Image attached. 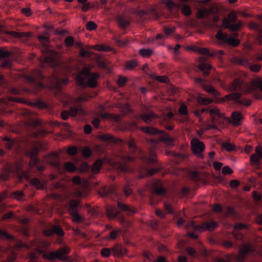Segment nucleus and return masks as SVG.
Returning <instances> with one entry per match:
<instances>
[{
    "label": "nucleus",
    "mask_w": 262,
    "mask_h": 262,
    "mask_svg": "<svg viewBox=\"0 0 262 262\" xmlns=\"http://www.w3.org/2000/svg\"><path fill=\"white\" fill-rule=\"evenodd\" d=\"M194 82L202 88L205 91L210 93L213 96H217L220 93L212 86L206 84V81L201 77H197L194 79Z\"/></svg>",
    "instance_id": "19"
},
{
    "label": "nucleus",
    "mask_w": 262,
    "mask_h": 262,
    "mask_svg": "<svg viewBox=\"0 0 262 262\" xmlns=\"http://www.w3.org/2000/svg\"><path fill=\"white\" fill-rule=\"evenodd\" d=\"M117 207L119 210L124 211L127 215H132L137 212L136 209L133 207L120 202L117 203Z\"/></svg>",
    "instance_id": "23"
},
{
    "label": "nucleus",
    "mask_w": 262,
    "mask_h": 262,
    "mask_svg": "<svg viewBox=\"0 0 262 262\" xmlns=\"http://www.w3.org/2000/svg\"><path fill=\"white\" fill-rule=\"evenodd\" d=\"M210 12L206 8L201 9L198 10L197 16L199 19L207 18Z\"/></svg>",
    "instance_id": "33"
},
{
    "label": "nucleus",
    "mask_w": 262,
    "mask_h": 262,
    "mask_svg": "<svg viewBox=\"0 0 262 262\" xmlns=\"http://www.w3.org/2000/svg\"><path fill=\"white\" fill-rule=\"evenodd\" d=\"M151 50L148 49H141L139 50V54L143 57H148L151 54Z\"/></svg>",
    "instance_id": "46"
},
{
    "label": "nucleus",
    "mask_w": 262,
    "mask_h": 262,
    "mask_svg": "<svg viewBox=\"0 0 262 262\" xmlns=\"http://www.w3.org/2000/svg\"><path fill=\"white\" fill-rule=\"evenodd\" d=\"M29 80L31 83V91L33 93H37L40 90L44 88V85L42 82L36 79L33 77H29Z\"/></svg>",
    "instance_id": "22"
},
{
    "label": "nucleus",
    "mask_w": 262,
    "mask_h": 262,
    "mask_svg": "<svg viewBox=\"0 0 262 262\" xmlns=\"http://www.w3.org/2000/svg\"><path fill=\"white\" fill-rule=\"evenodd\" d=\"M199 102L204 105L210 104L212 102V99L210 98L201 97L199 99Z\"/></svg>",
    "instance_id": "54"
},
{
    "label": "nucleus",
    "mask_w": 262,
    "mask_h": 262,
    "mask_svg": "<svg viewBox=\"0 0 262 262\" xmlns=\"http://www.w3.org/2000/svg\"><path fill=\"white\" fill-rule=\"evenodd\" d=\"M217 227V224L215 221L204 222L201 225H196L193 221H189L185 224V228L188 230H193L200 232L204 230L211 231Z\"/></svg>",
    "instance_id": "8"
},
{
    "label": "nucleus",
    "mask_w": 262,
    "mask_h": 262,
    "mask_svg": "<svg viewBox=\"0 0 262 262\" xmlns=\"http://www.w3.org/2000/svg\"><path fill=\"white\" fill-rule=\"evenodd\" d=\"M179 112L181 115L183 116L182 121L186 122L188 120V118L187 115L188 114V111L186 105L182 104L179 108Z\"/></svg>",
    "instance_id": "31"
},
{
    "label": "nucleus",
    "mask_w": 262,
    "mask_h": 262,
    "mask_svg": "<svg viewBox=\"0 0 262 262\" xmlns=\"http://www.w3.org/2000/svg\"><path fill=\"white\" fill-rule=\"evenodd\" d=\"M128 81V78L126 77L119 76L117 80V84L119 86L123 87Z\"/></svg>",
    "instance_id": "45"
},
{
    "label": "nucleus",
    "mask_w": 262,
    "mask_h": 262,
    "mask_svg": "<svg viewBox=\"0 0 262 262\" xmlns=\"http://www.w3.org/2000/svg\"><path fill=\"white\" fill-rule=\"evenodd\" d=\"M176 28L175 27H164V32L166 35H170L171 33L175 31Z\"/></svg>",
    "instance_id": "60"
},
{
    "label": "nucleus",
    "mask_w": 262,
    "mask_h": 262,
    "mask_svg": "<svg viewBox=\"0 0 262 262\" xmlns=\"http://www.w3.org/2000/svg\"><path fill=\"white\" fill-rule=\"evenodd\" d=\"M119 168L121 171L125 173L129 172L132 171V168L126 163L119 164Z\"/></svg>",
    "instance_id": "41"
},
{
    "label": "nucleus",
    "mask_w": 262,
    "mask_h": 262,
    "mask_svg": "<svg viewBox=\"0 0 262 262\" xmlns=\"http://www.w3.org/2000/svg\"><path fill=\"white\" fill-rule=\"evenodd\" d=\"M139 156L136 158H140L141 161L145 165V168L147 173L149 176H152L158 171V168H150V165L157 164L156 154L154 149H149L148 152H145L141 150V152L136 151Z\"/></svg>",
    "instance_id": "5"
},
{
    "label": "nucleus",
    "mask_w": 262,
    "mask_h": 262,
    "mask_svg": "<svg viewBox=\"0 0 262 262\" xmlns=\"http://www.w3.org/2000/svg\"><path fill=\"white\" fill-rule=\"evenodd\" d=\"M215 37L222 42L231 45L233 47H237L239 43L238 39L229 37L226 33H223L221 30H218Z\"/></svg>",
    "instance_id": "14"
},
{
    "label": "nucleus",
    "mask_w": 262,
    "mask_h": 262,
    "mask_svg": "<svg viewBox=\"0 0 262 262\" xmlns=\"http://www.w3.org/2000/svg\"><path fill=\"white\" fill-rule=\"evenodd\" d=\"M50 243L49 242L41 240H35L30 243V246H26L27 248L38 254H42V257L49 260H53L55 259L63 260V256L70 252V249L67 246L59 248L58 250L50 253H46L45 250L49 247Z\"/></svg>",
    "instance_id": "2"
},
{
    "label": "nucleus",
    "mask_w": 262,
    "mask_h": 262,
    "mask_svg": "<svg viewBox=\"0 0 262 262\" xmlns=\"http://www.w3.org/2000/svg\"><path fill=\"white\" fill-rule=\"evenodd\" d=\"M206 112H208L210 114L211 123L213 124L212 128H215V125L223 121L224 115L221 113L220 110L216 107L209 109L205 107L201 109H197L195 111L194 114L195 115L198 117L200 119L201 115Z\"/></svg>",
    "instance_id": "7"
},
{
    "label": "nucleus",
    "mask_w": 262,
    "mask_h": 262,
    "mask_svg": "<svg viewBox=\"0 0 262 262\" xmlns=\"http://www.w3.org/2000/svg\"><path fill=\"white\" fill-rule=\"evenodd\" d=\"M123 192L126 196H129L132 193V190L129 184L125 185L123 188Z\"/></svg>",
    "instance_id": "56"
},
{
    "label": "nucleus",
    "mask_w": 262,
    "mask_h": 262,
    "mask_svg": "<svg viewBox=\"0 0 262 262\" xmlns=\"http://www.w3.org/2000/svg\"><path fill=\"white\" fill-rule=\"evenodd\" d=\"M149 13L152 14L155 16V10L153 8L148 10H141L138 11L137 15L140 17H142L148 15Z\"/></svg>",
    "instance_id": "36"
},
{
    "label": "nucleus",
    "mask_w": 262,
    "mask_h": 262,
    "mask_svg": "<svg viewBox=\"0 0 262 262\" xmlns=\"http://www.w3.org/2000/svg\"><path fill=\"white\" fill-rule=\"evenodd\" d=\"M14 196L17 200H21L25 196V194L22 191H16L13 192Z\"/></svg>",
    "instance_id": "61"
},
{
    "label": "nucleus",
    "mask_w": 262,
    "mask_h": 262,
    "mask_svg": "<svg viewBox=\"0 0 262 262\" xmlns=\"http://www.w3.org/2000/svg\"><path fill=\"white\" fill-rule=\"evenodd\" d=\"M213 210L217 213H220L223 214L224 210L222 206L219 204L215 205L213 207Z\"/></svg>",
    "instance_id": "62"
},
{
    "label": "nucleus",
    "mask_w": 262,
    "mask_h": 262,
    "mask_svg": "<svg viewBox=\"0 0 262 262\" xmlns=\"http://www.w3.org/2000/svg\"><path fill=\"white\" fill-rule=\"evenodd\" d=\"M12 53L4 48H0V59L3 60L1 64V67L3 68H10L12 66V61L9 58Z\"/></svg>",
    "instance_id": "17"
},
{
    "label": "nucleus",
    "mask_w": 262,
    "mask_h": 262,
    "mask_svg": "<svg viewBox=\"0 0 262 262\" xmlns=\"http://www.w3.org/2000/svg\"><path fill=\"white\" fill-rule=\"evenodd\" d=\"M236 19V14L234 12H232L228 15V18L223 20V25L226 28L232 31H237L241 27V24L235 23Z\"/></svg>",
    "instance_id": "12"
},
{
    "label": "nucleus",
    "mask_w": 262,
    "mask_h": 262,
    "mask_svg": "<svg viewBox=\"0 0 262 262\" xmlns=\"http://www.w3.org/2000/svg\"><path fill=\"white\" fill-rule=\"evenodd\" d=\"M79 206V201L75 200H72L70 201L69 203V212L70 214L77 212L78 211V208Z\"/></svg>",
    "instance_id": "28"
},
{
    "label": "nucleus",
    "mask_w": 262,
    "mask_h": 262,
    "mask_svg": "<svg viewBox=\"0 0 262 262\" xmlns=\"http://www.w3.org/2000/svg\"><path fill=\"white\" fill-rule=\"evenodd\" d=\"M43 234L48 237H50L54 234L58 237H62L64 235V232L62 227L58 224H50L49 227L44 230Z\"/></svg>",
    "instance_id": "13"
},
{
    "label": "nucleus",
    "mask_w": 262,
    "mask_h": 262,
    "mask_svg": "<svg viewBox=\"0 0 262 262\" xmlns=\"http://www.w3.org/2000/svg\"><path fill=\"white\" fill-rule=\"evenodd\" d=\"M127 144L130 151L135 152V154H136V151L141 152V150L136 146L135 141L133 139H129L127 141Z\"/></svg>",
    "instance_id": "35"
},
{
    "label": "nucleus",
    "mask_w": 262,
    "mask_h": 262,
    "mask_svg": "<svg viewBox=\"0 0 262 262\" xmlns=\"http://www.w3.org/2000/svg\"><path fill=\"white\" fill-rule=\"evenodd\" d=\"M187 253L191 256L196 257L197 256V252L196 250L192 247H189L186 249Z\"/></svg>",
    "instance_id": "58"
},
{
    "label": "nucleus",
    "mask_w": 262,
    "mask_h": 262,
    "mask_svg": "<svg viewBox=\"0 0 262 262\" xmlns=\"http://www.w3.org/2000/svg\"><path fill=\"white\" fill-rule=\"evenodd\" d=\"M64 168L66 170L70 172H73L76 171V168L75 165L71 162H66L64 164Z\"/></svg>",
    "instance_id": "39"
},
{
    "label": "nucleus",
    "mask_w": 262,
    "mask_h": 262,
    "mask_svg": "<svg viewBox=\"0 0 262 262\" xmlns=\"http://www.w3.org/2000/svg\"><path fill=\"white\" fill-rule=\"evenodd\" d=\"M100 138L106 142L109 143H116L117 142V140L113 136L109 134H103L100 136Z\"/></svg>",
    "instance_id": "34"
},
{
    "label": "nucleus",
    "mask_w": 262,
    "mask_h": 262,
    "mask_svg": "<svg viewBox=\"0 0 262 262\" xmlns=\"http://www.w3.org/2000/svg\"><path fill=\"white\" fill-rule=\"evenodd\" d=\"M153 192L156 195L159 196H164L166 193L165 189L160 182H157L153 186Z\"/></svg>",
    "instance_id": "25"
},
{
    "label": "nucleus",
    "mask_w": 262,
    "mask_h": 262,
    "mask_svg": "<svg viewBox=\"0 0 262 262\" xmlns=\"http://www.w3.org/2000/svg\"><path fill=\"white\" fill-rule=\"evenodd\" d=\"M102 164L103 162L102 160H97L94 164V170L97 172H98L100 170Z\"/></svg>",
    "instance_id": "48"
},
{
    "label": "nucleus",
    "mask_w": 262,
    "mask_h": 262,
    "mask_svg": "<svg viewBox=\"0 0 262 262\" xmlns=\"http://www.w3.org/2000/svg\"><path fill=\"white\" fill-rule=\"evenodd\" d=\"M126 253V249L120 245L117 244L111 249L104 248L101 251V254L103 257H108L111 254L115 257H119L125 255Z\"/></svg>",
    "instance_id": "11"
},
{
    "label": "nucleus",
    "mask_w": 262,
    "mask_h": 262,
    "mask_svg": "<svg viewBox=\"0 0 262 262\" xmlns=\"http://www.w3.org/2000/svg\"><path fill=\"white\" fill-rule=\"evenodd\" d=\"M72 182L74 184L82 187H85L86 185V181L85 180L81 179L78 176H75L72 178Z\"/></svg>",
    "instance_id": "32"
},
{
    "label": "nucleus",
    "mask_w": 262,
    "mask_h": 262,
    "mask_svg": "<svg viewBox=\"0 0 262 262\" xmlns=\"http://www.w3.org/2000/svg\"><path fill=\"white\" fill-rule=\"evenodd\" d=\"M52 125L56 126H60V125H62L65 128H69L70 127V125L68 123L60 122L58 121H52Z\"/></svg>",
    "instance_id": "53"
},
{
    "label": "nucleus",
    "mask_w": 262,
    "mask_h": 262,
    "mask_svg": "<svg viewBox=\"0 0 262 262\" xmlns=\"http://www.w3.org/2000/svg\"><path fill=\"white\" fill-rule=\"evenodd\" d=\"M249 27L251 29L255 30L257 36L259 38V43L262 44V27L261 26L256 23L252 22L249 24Z\"/></svg>",
    "instance_id": "27"
},
{
    "label": "nucleus",
    "mask_w": 262,
    "mask_h": 262,
    "mask_svg": "<svg viewBox=\"0 0 262 262\" xmlns=\"http://www.w3.org/2000/svg\"><path fill=\"white\" fill-rule=\"evenodd\" d=\"M233 61L237 64L249 68L251 71L254 72H258L260 69L259 65L257 64H251L245 57H235L233 59Z\"/></svg>",
    "instance_id": "18"
},
{
    "label": "nucleus",
    "mask_w": 262,
    "mask_h": 262,
    "mask_svg": "<svg viewBox=\"0 0 262 262\" xmlns=\"http://www.w3.org/2000/svg\"><path fill=\"white\" fill-rule=\"evenodd\" d=\"M7 34L17 38L29 37L30 35L28 32H17L13 31H8Z\"/></svg>",
    "instance_id": "30"
},
{
    "label": "nucleus",
    "mask_w": 262,
    "mask_h": 262,
    "mask_svg": "<svg viewBox=\"0 0 262 262\" xmlns=\"http://www.w3.org/2000/svg\"><path fill=\"white\" fill-rule=\"evenodd\" d=\"M135 118L137 121L141 119L146 124H150L152 122L156 123L159 122V120H160V118L150 110H148L146 113L136 115Z\"/></svg>",
    "instance_id": "15"
},
{
    "label": "nucleus",
    "mask_w": 262,
    "mask_h": 262,
    "mask_svg": "<svg viewBox=\"0 0 262 262\" xmlns=\"http://www.w3.org/2000/svg\"><path fill=\"white\" fill-rule=\"evenodd\" d=\"M223 147L228 151H231L234 150V146L229 142L223 143Z\"/></svg>",
    "instance_id": "57"
},
{
    "label": "nucleus",
    "mask_w": 262,
    "mask_h": 262,
    "mask_svg": "<svg viewBox=\"0 0 262 262\" xmlns=\"http://www.w3.org/2000/svg\"><path fill=\"white\" fill-rule=\"evenodd\" d=\"M40 149V145L33 144V145L26 150V154L30 158L29 165L32 168H35L39 172L45 170L44 166L40 163L38 158V154Z\"/></svg>",
    "instance_id": "6"
},
{
    "label": "nucleus",
    "mask_w": 262,
    "mask_h": 262,
    "mask_svg": "<svg viewBox=\"0 0 262 262\" xmlns=\"http://www.w3.org/2000/svg\"><path fill=\"white\" fill-rule=\"evenodd\" d=\"M97 25L93 21H89L86 24V29L90 31L95 30L97 28Z\"/></svg>",
    "instance_id": "59"
},
{
    "label": "nucleus",
    "mask_w": 262,
    "mask_h": 262,
    "mask_svg": "<svg viewBox=\"0 0 262 262\" xmlns=\"http://www.w3.org/2000/svg\"><path fill=\"white\" fill-rule=\"evenodd\" d=\"M120 232V229L113 230L110 233L108 238L109 239H115L117 238L118 234Z\"/></svg>",
    "instance_id": "47"
},
{
    "label": "nucleus",
    "mask_w": 262,
    "mask_h": 262,
    "mask_svg": "<svg viewBox=\"0 0 262 262\" xmlns=\"http://www.w3.org/2000/svg\"><path fill=\"white\" fill-rule=\"evenodd\" d=\"M38 39L40 43H41L43 47L45 48V49L47 50L48 48V42H49V38L48 37L45 36H40L38 37Z\"/></svg>",
    "instance_id": "40"
},
{
    "label": "nucleus",
    "mask_w": 262,
    "mask_h": 262,
    "mask_svg": "<svg viewBox=\"0 0 262 262\" xmlns=\"http://www.w3.org/2000/svg\"><path fill=\"white\" fill-rule=\"evenodd\" d=\"M31 183L32 185L35 186L36 188L38 189H41L43 188V184L37 178H33L31 180Z\"/></svg>",
    "instance_id": "38"
},
{
    "label": "nucleus",
    "mask_w": 262,
    "mask_h": 262,
    "mask_svg": "<svg viewBox=\"0 0 262 262\" xmlns=\"http://www.w3.org/2000/svg\"><path fill=\"white\" fill-rule=\"evenodd\" d=\"M99 77V75L97 73L87 72L85 78L78 76L77 77V81L81 86H89L94 88L97 86V79Z\"/></svg>",
    "instance_id": "9"
},
{
    "label": "nucleus",
    "mask_w": 262,
    "mask_h": 262,
    "mask_svg": "<svg viewBox=\"0 0 262 262\" xmlns=\"http://www.w3.org/2000/svg\"><path fill=\"white\" fill-rule=\"evenodd\" d=\"M181 11L182 13L184 14V15L187 16H190L192 13L191 9L190 6L187 5H184L182 8Z\"/></svg>",
    "instance_id": "43"
},
{
    "label": "nucleus",
    "mask_w": 262,
    "mask_h": 262,
    "mask_svg": "<svg viewBox=\"0 0 262 262\" xmlns=\"http://www.w3.org/2000/svg\"><path fill=\"white\" fill-rule=\"evenodd\" d=\"M116 20L119 26L122 29H125L129 25V21L123 16H118Z\"/></svg>",
    "instance_id": "29"
},
{
    "label": "nucleus",
    "mask_w": 262,
    "mask_h": 262,
    "mask_svg": "<svg viewBox=\"0 0 262 262\" xmlns=\"http://www.w3.org/2000/svg\"><path fill=\"white\" fill-rule=\"evenodd\" d=\"M255 150V154H253L250 156V162L253 165L259 166L260 165V160L262 159V149L257 146Z\"/></svg>",
    "instance_id": "21"
},
{
    "label": "nucleus",
    "mask_w": 262,
    "mask_h": 262,
    "mask_svg": "<svg viewBox=\"0 0 262 262\" xmlns=\"http://www.w3.org/2000/svg\"><path fill=\"white\" fill-rule=\"evenodd\" d=\"M199 69L203 72V76L204 77H206L210 74V71L212 69V67L208 63L202 62L199 64Z\"/></svg>",
    "instance_id": "26"
},
{
    "label": "nucleus",
    "mask_w": 262,
    "mask_h": 262,
    "mask_svg": "<svg viewBox=\"0 0 262 262\" xmlns=\"http://www.w3.org/2000/svg\"><path fill=\"white\" fill-rule=\"evenodd\" d=\"M4 141L5 142V147L8 149H10L14 144V141L12 139H10L8 137H5L4 139Z\"/></svg>",
    "instance_id": "42"
},
{
    "label": "nucleus",
    "mask_w": 262,
    "mask_h": 262,
    "mask_svg": "<svg viewBox=\"0 0 262 262\" xmlns=\"http://www.w3.org/2000/svg\"><path fill=\"white\" fill-rule=\"evenodd\" d=\"M91 154V149L88 147H85L82 149V155L85 158L90 157Z\"/></svg>",
    "instance_id": "55"
},
{
    "label": "nucleus",
    "mask_w": 262,
    "mask_h": 262,
    "mask_svg": "<svg viewBox=\"0 0 262 262\" xmlns=\"http://www.w3.org/2000/svg\"><path fill=\"white\" fill-rule=\"evenodd\" d=\"M243 82L239 79H236L233 80L229 86L230 91L234 92L225 97L227 99L234 101L236 103L239 104H243L246 106H249L251 104V101L243 98L241 94L239 92L242 89Z\"/></svg>",
    "instance_id": "4"
},
{
    "label": "nucleus",
    "mask_w": 262,
    "mask_h": 262,
    "mask_svg": "<svg viewBox=\"0 0 262 262\" xmlns=\"http://www.w3.org/2000/svg\"><path fill=\"white\" fill-rule=\"evenodd\" d=\"M77 151L78 149L75 146H72L70 147L68 150V154L71 156H75V155L77 154Z\"/></svg>",
    "instance_id": "63"
},
{
    "label": "nucleus",
    "mask_w": 262,
    "mask_h": 262,
    "mask_svg": "<svg viewBox=\"0 0 262 262\" xmlns=\"http://www.w3.org/2000/svg\"><path fill=\"white\" fill-rule=\"evenodd\" d=\"M138 65V62L134 60L127 61L125 63V68L128 70H133Z\"/></svg>",
    "instance_id": "37"
},
{
    "label": "nucleus",
    "mask_w": 262,
    "mask_h": 262,
    "mask_svg": "<svg viewBox=\"0 0 262 262\" xmlns=\"http://www.w3.org/2000/svg\"><path fill=\"white\" fill-rule=\"evenodd\" d=\"M85 111L81 106L77 105L75 106L71 107L69 111H62L61 113V117L63 120H66L68 119L69 116L75 117L77 115L82 116L85 115Z\"/></svg>",
    "instance_id": "16"
},
{
    "label": "nucleus",
    "mask_w": 262,
    "mask_h": 262,
    "mask_svg": "<svg viewBox=\"0 0 262 262\" xmlns=\"http://www.w3.org/2000/svg\"><path fill=\"white\" fill-rule=\"evenodd\" d=\"M243 119V115L238 112H233L231 114V119L230 122L234 126H239L241 124L242 120Z\"/></svg>",
    "instance_id": "24"
},
{
    "label": "nucleus",
    "mask_w": 262,
    "mask_h": 262,
    "mask_svg": "<svg viewBox=\"0 0 262 262\" xmlns=\"http://www.w3.org/2000/svg\"><path fill=\"white\" fill-rule=\"evenodd\" d=\"M140 129L144 133L149 135H159L158 139H157L155 138H152L150 139V144L154 148L159 141L163 142L168 146H171L174 144V139L169 136L163 130L149 126L142 127L140 128Z\"/></svg>",
    "instance_id": "3"
},
{
    "label": "nucleus",
    "mask_w": 262,
    "mask_h": 262,
    "mask_svg": "<svg viewBox=\"0 0 262 262\" xmlns=\"http://www.w3.org/2000/svg\"><path fill=\"white\" fill-rule=\"evenodd\" d=\"M222 173L224 175L231 174L233 171L229 166H224L222 168Z\"/></svg>",
    "instance_id": "64"
},
{
    "label": "nucleus",
    "mask_w": 262,
    "mask_h": 262,
    "mask_svg": "<svg viewBox=\"0 0 262 262\" xmlns=\"http://www.w3.org/2000/svg\"><path fill=\"white\" fill-rule=\"evenodd\" d=\"M223 214L225 216H229L231 215H234L235 214V211L233 207L231 206H227L226 208V211H224Z\"/></svg>",
    "instance_id": "52"
},
{
    "label": "nucleus",
    "mask_w": 262,
    "mask_h": 262,
    "mask_svg": "<svg viewBox=\"0 0 262 262\" xmlns=\"http://www.w3.org/2000/svg\"><path fill=\"white\" fill-rule=\"evenodd\" d=\"M247 228L246 224L241 223L236 224L232 232L236 242L233 243L230 241L224 242V246L226 248H231L235 245L236 248L238 249V254L234 255V259L236 262H244L247 256L253 255L255 252L254 248L246 242L244 234L241 232V230Z\"/></svg>",
    "instance_id": "1"
},
{
    "label": "nucleus",
    "mask_w": 262,
    "mask_h": 262,
    "mask_svg": "<svg viewBox=\"0 0 262 262\" xmlns=\"http://www.w3.org/2000/svg\"><path fill=\"white\" fill-rule=\"evenodd\" d=\"M74 38L71 36H68L64 39V43L67 48L72 47L74 44Z\"/></svg>",
    "instance_id": "44"
},
{
    "label": "nucleus",
    "mask_w": 262,
    "mask_h": 262,
    "mask_svg": "<svg viewBox=\"0 0 262 262\" xmlns=\"http://www.w3.org/2000/svg\"><path fill=\"white\" fill-rule=\"evenodd\" d=\"M104 193L105 196H110L113 195H117L115 189L113 187H111L107 190H105L104 191Z\"/></svg>",
    "instance_id": "50"
},
{
    "label": "nucleus",
    "mask_w": 262,
    "mask_h": 262,
    "mask_svg": "<svg viewBox=\"0 0 262 262\" xmlns=\"http://www.w3.org/2000/svg\"><path fill=\"white\" fill-rule=\"evenodd\" d=\"M164 206L165 211H166L167 213L172 214L173 213V208L170 203L165 202L164 204Z\"/></svg>",
    "instance_id": "51"
},
{
    "label": "nucleus",
    "mask_w": 262,
    "mask_h": 262,
    "mask_svg": "<svg viewBox=\"0 0 262 262\" xmlns=\"http://www.w3.org/2000/svg\"><path fill=\"white\" fill-rule=\"evenodd\" d=\"M190 144L193 152L195 154L200 155L205 149L204 143L196 138L193 139L191 141Z\"/></svg>",
    "instance_id": "20"
},
{
    "label": "nucleus",
    "mask_w": 262,
    "mask_h": 262,
    "mask_svg": "<svg viewBox=\"0 0 262 262\" xmlns=\"http://www.w3.org/2000/svg\"><path fill=\"white\" fill-rule=\"evenodd\" d=\"M106 213L109 219L113 220L116 219L119 221L120 224L124 225L125 227L129 226V222L125 219L124 215L116 208L111 206H107L106 208Z\"/></svg>",
    "instance_id": "10"
},
{
    "label": "nucleus",
    "mask_w": 262,
    "mask_h": 262,
    "mask_svg": "<svg viewBox=\"0 0 262 262\" xmlns=\"http://www.w3.org/2000/svg\"><path fill=\"white\" fill-rule=\"evenodd\" d=\"M72 217L73 221L74 222H77V223H80L82 221L83 218L82 216H81L78 212H75L72 214H70Z\"/></svg>",
    "instance_id": "49"
}]
</instances>
